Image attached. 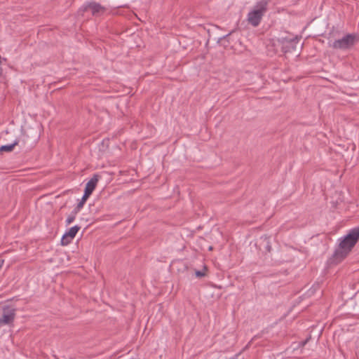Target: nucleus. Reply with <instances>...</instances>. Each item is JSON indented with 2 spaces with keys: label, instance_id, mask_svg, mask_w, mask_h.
I'll return each instance as SVG.
<instances>
[{
  "label": "nucleus",
  "instance_id": "obj_11",
  "mask_svg": "<svg viewBox=\"0 0 359 359\" xmlns=\"http://www.w3.org/2000/svg\"><path fill=\"white\" fill-rule=\"evenodd\" d=\"M78 212H79L77 210H76L75 209L72 211V212L67 218V220H66L67 225L70 224L71 223H72L74 221V219L76 218V215H77Z\"/></svg>",
  "mask_w": 359,
  "mask_h": 359
},
{
  "label": "nucleus",
  "instance_id": "obj_9",
  "mask_svg": "<svg viewBox=\"0 0 359 359\" xmlns=\"http://www.w3.org/2000/svg\"><path fill=\"white\" fill-rule=\"evenodd\" d=\"M79 229L80 226L76 225L70 228L69 230L65 233H67V235L70 238V239H73Z\"/></svg>",
  "mask_w": 359,
  "mask_h": 359
},
{
  "label": "nucleus",
  "instance_id": "obj_14",
  "mask_svg": "<svg viewBox=\"0 0 359 359\" xmlns=\"http://www.w3.org/2000/svg\"><path fill=\"white\" fill-rule=\"evenodd\" d=\"M3 264H4V260L1 259L0 260V269L2 267Z\"/></svg>",
  "mask_w": 359,
  "mask_h": 359
},
{
  "label": "nucleus",
  "instance_id": "obj_3",
  "mask_svg": "<svg viewBox=\"0 0 359 359\" xmlns=\"http://www.w3.org/2000/svg\"><path fill=\"white\" fill-rule=\"evenodd\" d=\"M357 41L355 34H348L341 39L335 40L331 47L334 49L347 50L353 47Z\"/></svg>",
  "mask_w": 359,
  "mask_h": 359
},
{
  "label": "nucleus",
  "instance_id": "obj_15",
  "mask_svg": "<svg viewBox=\"0 0 359 359\" xmlns=\"http://www.w3.org/2000/svg\"><path fill=\"white\" fill-rule=\"evenodd\" d=\"M308 339H306V341H303L302 342V345L304 346L306 342H307Z\"/></svg>",
  "mask_w": 359,
  "mask_h": 359
},
{
  "label": "nucleus",
  "instance_id": "obj_1",
  "mask_svg": "<svg viewBox=\"0 0 359 359\" xmlns=\"http://www.w3.org/2000/svg\"><path fill=\"white\" fill-rule=\"evenodd\" d=\"M359 240V227L353 228L349 231L348 234L344 236L340 242L339 248L337 249L333 255L337 259H344L352 248L355 245Z\"/></svg>",
  "mask_w": 359,
  "mask_h": 359
},
{
  "label": "nucleus",
  "instance_id": "obj_7",
  "mask_svg": "<svg viewBox=\"0 0 359 359\" xmlns=\"http://www.w3.org/2000/svg\"><path fill=\"white\" fill-rule=\"evenodd\" d=\"M100 175L97 174H95L93 176V177L87 182L84 193L88 195H91L93 191L95 190L97 184L99 181Z\"/></svg>",
  "mask_w": 359,
  "mask_h": 359
},
{
  "label": "nucleus",
  "instance_id": "obj_2",
  "mask_svg": "<svg viewBox=\"0 0 359 359\" xmlns=\"http://www.w3.org/2000/svg\"><path fill=\"white\" fill-rule=\"evenodd\" d=\"M268 0H261L257 2L248 14L247 20L248 24L254 27H257L268 10Z\"/></svg>",
  "mask_w": 359,
  "mask_h": 359
},
{
  "label": "nucleus",
  "instance_id": "obj_6",
  "mask_svg": "<svg viewBox=\"0 0 359 359\" xmlns=\"http://www.w3.org/2000/svg\"><path fill=\"white\" fill-rule=\"evenodd\" d=\"M89 9L91 11L92 15L94 16H97L100 13L105 11V8L96 2H89L87 4L83 5L80 9V11L84 13Z\"/></svg>",
  "mask_w": 359,
  "mask_h": 359
},
{
  "label": "nucleus",
  "instance_id": "obj_10",
  "mask_svg": "<svg viewBox=\"0 0 359 359\" xmlns=\"http://www.w3.org/2000/svg\"><path fill=\"white\" fill-rule=\"evenodd\" d=\"M89 196L90 195H88L84 193L81 201L77 204L76 207L74 209L79 212L80 210L83 207V205L85 204L86 201H87Z\"/></svg>",
  "mask_w": 359,
  "mask_h": 359
},
{
  "label": "nucleus",
  "instance_id": "obj_12",
  "mask_svg": "<svg viewBox=\"0 0 359 359\" xmlns=\"http://www.w3.org/2000/svg\"><path fill=\"white\" fill-rule=\"evenodd\" d=\"M208 270L207 266H204L203 271H196L195 275L198 278H202L206 276L205 271Z\"/></svg>",
  "mask_w": 359,
  "mask_h": 359
},
{
  "label": "nucleus",
  "instance_id": "obj_4",
  "mask_svg": "<svg viewBox=\"0 0 359 359\" xmlns=\"http://www.w3.org/2000/svg\"><path fill=\"white\" fill-rule=\"evenodd\" d=\"M16 316V309L5 305L2 307V316L0 317V327L5 325H12Z\"/></svg>",
  "mask_w": 359,
  "mask_h": 359
},
{
  "label": "nucleus",
  "instance_id": "obj_8",
  "mask_svg": "<svg viewBox=\"0 0 359 359\" xmlns=\"http://www.w3.org/2000/svg\"><path fill=\"white\" fill-rule=\"evenodd\" d=\"M19 143V140H15L13 144H8V145H3L0 147V151H6V152H9V151H11L14 147L18 145Z\"/></svg>",
  "mask_w": 359,
  "mask_h": 359
},
{
  "label": "nucleus",
  "instance_id": "obj_5",
  "mask_svg": "<svg viewBox=\"0 0 359 359\" xmlns=\"http://www.w3.org/2000/svg\"><path fill=\"white\" fill-rule=\"evenodd\" d=\"M281 43V49L284 53H292L295 51L299 41L297 36L292 38H283L280 41Z\"/></svg>",
  "mask_w": 359,
  "mask_h": 359
},
{
  "label": "nucleus",
  "instance_id": "obj_13",
  "mask_svg": "<svg viewBox=\"0 0 359 359\" xmlns=\"http://www.w3.org/2000/svg\"><path fill=\"white\" fill-rule=\"evenodd\" d=\"M72 239H70V238L67 235V233H65L61 239V243L62 245H68Z\"/></svg>",
  "mask_w": 359,
  "mask_h": 359
}]
</instances>
